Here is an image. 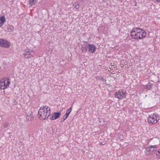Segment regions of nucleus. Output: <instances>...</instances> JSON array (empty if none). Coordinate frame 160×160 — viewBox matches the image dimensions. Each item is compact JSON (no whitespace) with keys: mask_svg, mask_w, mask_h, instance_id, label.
I'll return each mask as SVG.
<instances>
[{"mask_svg":"<svg viewBox=\"0 0 160 160\" xmlns=\"http://www.w3.org/2000/svg\"><path fill=\"white\" fill-rule=\"evenodd\" d=\"M13 29V27L12 25H9L8 27V30L9 32L12 31Z\"/></svg>","mask_w":160,"mask_h":160,"instance_id":"2eb2a0df","label":"nucleus"},{"mask_svg":"<svg viewBox=\"0 0 160 160\" xmlns=\"http://www.w3.org/2000/svg\"><path fill=\"white\" fill-rule=\"evenodd\" d=\"M157 2H160V0H156Z\"/></svg>","mask_w":160,"mask_h":160,"instance_id":"bb28decb","label":"nucleus"},{"mask_svg":"<svg viewBox=\"0 0 160 160\" xmlns=\"http://www.w3.org/2000/svg\"><path fill=\"white\" fill-rule=\"evenodd\" d=\"M99 79L101 80L103 82H106V80L104 79V78L103 77H101V78H99Z\"/></svg>","mask_w":160,"mask_h":160,"instance_id":"aec40b11","label":"nucleus"},{"mask_svg":"<svg viewBox=\"0 0 160 160\" xmlns=\"http://www.w3.org/2000/svg\"><path fill=\"white\" fill-rule=\"evenodd\" d=\"M0 21L2 23H4L5 22V18L4 16H2L0 18Z\"/></svg>","mask_w":160,"mask_h":160,"instance_id":"dca6fc26","label":"nucleus"},{"mask_svg":"<svg viewBox=\"0 0 160 160\" xmlns=\"http://www.w3.org/2000/svg\"><path fill=\"white\" fill-rule=\"evenodd\" d=\"M119 138L121 140H122L123 139V136L121 134L119 135Z\"/></svg>","mask_w":160,"mask_h":160,"instance_id":"412c9836","label":"nucleus"},{"mask_svg":"<svg viewBox=\"0 0 160 160\" xmlns=\"http://www.w3.org/2000/svg\"><path fill=\"white\" fill-rule=\"evenodd\" d=\"M53 115L50 118V120H54L59 118L61 114L60 112H55L53 113Z\"/></svg>","mask_w":160,"mask_h":160,"instance_id":"6e6552de","label":"nucleus"},{"mask_svg":"<svg viewBox=\"0 0 160 160\" xmlns=\"http://www.w3.org/2000/svg\"><path fill=\"white\" fill-rule=\"evenodd\" d=\"M66 119H64V118H63V119H61V122H63Z\"/></svg>","mask_w":160,"mask_h":160,"instance_id":"a878e982","label":"nucleus"},{"mask_svg":"<svg viewBox=\"0 0 160 160\" xmlns=\"http://www.w3.org/2000/svg\"><path fill=\"white\" fill-rule=\"evenodd\" d=\"M8 125H9L8 123L7 122H5L4 125V127L5 128H7L8 127Z\"/></svg>","mask_w":160,"mask_h":160,"instance_id":"6ab92c4d","label":"nucleus"},{"mask_svg":"<svg viewBox=\"0 0 160 160\" xmlns=\"http://www.w3.org/2000/svg\"><path fill=\"white\" fill-rule=\"evenodd\" d=\"M80 6L79 4L77 5L76 6H75L74 8H75L76 9H78L79 8Z\"/></svg>","mask_w":160,"mask_h":160,"instance_id":"5701e85b","label":"nucleus"},{"mask_svg":"<svg viewBox=\"0 0 160 160\" xmlns=\"http://www.w3.org/2000/svg\"><path fill=\"white\" fill-rule=\"evenodd\" d=\"M157 158L160 159V149L156 153Z\"/></svg>","mask_w":160,"mask_h":160,"instance_id":"a211bd4d","label":"nucleus"},{"mask_svg":"<svg viewBox=\"0 0 160 160\" xmlns=\"http://www.w3.org/2000/svg\"><path fill=\"white\" fill-rule=\"evenodd\" d=\"M126 94L127 92L126 91L120 90L118 92H115L114 95L116 98L121 100L126 98Z\"/></svg>","mask_w":160,"mask_h":160,"instance_id":"20e7f679","label":"nucleus"},{"mask_svg":"<svg viewBox=\"0 0 160 160\" xmlns=\"http://www.w3.org/2000/svg\"><path fill=\"white\" fill-rule=\"evenodd\" d=\"M10 80L8 79H2L0 81V89H5L9 87L10 83Z\"/></svg>","mask_w":160,"mask_h":160,"instance_id":"39448f33","label":"nucleus"},{"mask_svg":"<svg viewBox=\"0 0 160 160\" xmlns=\"http://www.w3.org/2000/svg\"><path fill=\"white\" fill-rule=\"evenodd\" d=\"M88 51L90 53H93L96 50V47L93 44H89L88 45Z\"/></svg>","mask_w":160,"mask_h":160,"instance_id":"1a4fd4ad","label":"nucleus"},{"mask_svg":"<svg viewBox=\"0 0 160 160\" xmlns=\"http://www.w3.org/2000/svg\"><path fill=\"white\" fill-rule=\"evenodd\" d=\"M26 118L27 120L28 121L32 120L33 119L32 112L31 111H29L27 114Z\"/></svg>","mask_w":160,"mask_h":160,"instance_id":"9b49d317","label":"nucleus"},{"mask_svg":"<svg viewBox=\"0 0 160 160\" xmlns=\"http://www.w3.org/2000/svg\"><path fill=\"white\" fill-rule=\"evenodd\" d=\"M36 0H29V4L31 6H32L35 5L36 2Z\"/></svg>","mask_w":160,"mask_h":160,"instance_id":"4468645a","label":"nucleus"},{"mask_svg":"<svg viewBox=\"0 0 160 160\" xmlns=\"http://www.w3.org/2000/svg\"><path fill=\"white\" fill-rule=\"evenodd\" d=\"M31 52H32V51H31L26 52V53L24 54V57L26 58H31L32 57V55L31 54Z\"/></svg>","mask_w":160,"mask_h":160,"instance_id":"f8f14e48","label":"nucleus"},{"mask_svg":"<svg viewBox=\"0 0 160 160\" xmlns=\"http://www.w3.org/2000/svg\"><path fill=\"white\" fill-rule=\"evenodd\" d=\"M3 24H4V23H1V22H0V27H2Z\"/></svg>","mask_w":160,"mask_h":160,"instance_id":"393cba45","label":"nucleus"},{"mask_svg":"<svg viewBox=\"0 0 160 160\" xmlns=\"http://www.w3.org/2000/svg\"><path fill=\"white\" fill-rule=\"evenodd\" d=\"M147 88H151L152 86L151 85H149L147 86Z\"/></svg>","mask_w":160,"mask_h":160,"instance_id":"b1692460","label":"nucleus"},{"mask_svg":"<svg viewBox=\"0 0 160 160\" xmlns=\"http://www.w3.org/2000/svg\"><path fill=\"white\" fill-rule=\"evenodd\" d=\"M50 112V108L49 106H42L41 107L38 112L39 118L41 120H45L49 117Z\"/></svg>","mask_w":160,"mask_h":160,"instance_id":"f257e3e1","label":"nucleus"},{"mask_svg":"<svg viewBox=\"0 0 160 160\" xmlns=\"http://www.w3.org/2000/svg\"><path fill=\"white\" fill-rule=\"evenodd\" d=\"M159 120L158 115L156 113H153L149 115L148 119V122L152 124H154L156 123Z\"/></svg>","mask_w":160,"mask_h":160,"instance_id":"f03ea898","label":"nucleus"},{"mask_svg":"<svg viewBox=\"0 0 160 160\" xmlns=\"http://www.w3.org/2000/svg\"><path fill=\"white\" fill-rule=\"evenodd\" d=\"M158 148V146L157 145H150L146 149V151L148 152L150 154H152L155 153L156 151V149Z\"/></svg>","mask_w":160,"mask_h":160,"instance_id":"423d86ee","label":"nucleus"},{"mask_svg":"<svg viewBox=\"0 0 160 160\" xmlns=\"http://www.w3.org/2000/svg\"><path fill=\"white\" fill-rule=\"evenodd\" d=\"M138 28H134L131 31V36L132 38L135 39H140L139 33H141L140 32Z\"/></svg>","mask_w":160,"mask_h":160,"instance_id":"7ed1b4c3","label":"nucleus"},{"mask_svg":"<svg viewBox=\"0 0 160 160\" xmlns=\"http://www.w3.org/2000/svg\"><path fill=\"white\" fill-rule=\"evenodd\" d=\"M139 30L140 31V32H141L140 33H139V35L140 36V39H142L146 37L147 34L146 32L145 31V30L143 29H141L140 28H138Z\"/></svg>","mask_w":160,"mask_h":160,"instance_id":"9d476101","label":"nucleus"},{"mask_svg":"<svg viewBox=\"0 0 160 160\" xmlns=\"http://www.w3.org/2000/svg\"><path fill=\"white\" fill-rule=\"evenodd\" d=\"M10 46V42L7 40L2 39H0V47L8 48H9Z\"/></svg>","mask_w":160,"mask_h":160,"instance_id":"0eeeda50","label":"nucleus"},{"mask_svg":"<svg viewBox=\"0 0 160 160\" xmlns=\"http://www.w3.org/2000/svg\"><path fill=\"white\" fill-rule=\"evenodd\" d=\"M87 47L86 46L83 47L82 46L81 48V50L83 52H85L87 51Z\"/></svg>","mask_w":160,"mask_h":160,"instance_id":"f3484780","label":"nucleus"},{"mask_svg":"<svg viewBox=\"0 0 160 160\" xmlns=\"http://www.w3.org/2000/svg\"><path fill=\"white\" fill-rule=\"evenodd\" d=\"M78 4V2H74L73 4V6L74 7L75 6H76Z\"/></svg>","mask_w":160,"mask_h":160,"instance_id":"4be33fe9","label":"nucleus"},{"mask_svg":"<svg viewBox=\"0 0 160 160\" xmlns=\"http://www.w3.org/2000/svg\"><path fill=\"white\" fill-rule=\"evenodd\" d=\"M72 110V108L71 107L69 108L66 111V113L63 116V118L64 119H66L68 116L69 115L70 113Z\"/></svg>","mask_w":160,"mask_h":160,"instance_id":"ddd939ff","label":"nucleus"}]
</instances>
